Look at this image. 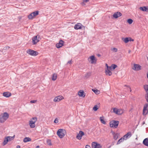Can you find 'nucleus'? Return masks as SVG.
Instances as JSON below:
<instances>
[{
    "label": "nucleus",
    "mask_w": 148,
    "mask_h": 148,
    "mask_svg": "<svg viewBox=\"0 0 148 148\" xmlns=\"http://www.w3.org/2000/svg\"><path fill=\"white\" fill-rule=\"evenodd\" d=\"M9 116V114L6 112L4 113L2 115H0V122L4 123L8 118Z\"/></svg>",
    "instance_id": "obj_1"
},
{
    "label": "nucleus",
    "mask_w": 148,
    "mask_h": 148,
    "mask_svg": "<svg viewBox=\"0 0 148 148\" xmlns=\"http://www.w3.org/2000/svg\"><path fill=\"white\" fill-rule=\"evenodd\" d=\"M65 130L62 129H59L57 132V134L59 137L60 138H62L65 135L64 133L65 132Z\"/></svg>",
    "instance_id": "obj_2"
},
{
    "label": "nucleus",
    "mask_w": 148,
    "mask_h": 148,
    "mask_svg": "<svg viewBox=\"0 0 148 148\" xmlns=\"http://www.w3.org/2000/svg\"><path fill=\"white\" fill-rule=\"evenodd\" d=\"M41 39L40 35H37L34 36L32 38L33 45L36 44Z\"/></svg>",
    "instance_id": "obj_3"
},
{
    "label": "nucleus",
    "mask_w": 148,
    "mask_h": 148,
    "mask_svg": "<svg viewBox=\"0 0 148 148\" xmlns=\"http://www.w3.org/2000/svg\"><path fill=\"white\" fill-rule=\"evenodd\" d=\"M119 124V121H112L110 123V127H111L116 128Z\"/></svg>",
    "instance_id": "obj_4"
},
{
    "label": "nucleus",
    "mask_w": 148,
    "mask_h": 148,
    "mask_svg": "<svg viewBox=\"0 0 148 148\" xmlns=\"http://www.w3.org/2000/svg\"><path fill=\"white\" fill-rule=\"evenodd\" d=\"M27 53L30 55L34 56H36L38 54V52L30 49L27 50Z\"/></svg>",
    "instance_id": "obj_5"
},
{
    "label": "nucleus",
    "mask_w": 148,
    "mask_h": 148,
    "mask_svg": "<svg viewBox=\"0 0 148 148\" xmlns=\"http://www.w3.org/2000/svg\"><path fill=\"white\" fill-rule=\"evenodd\" d=\"M148 113V104L146 103L144 105L143 110V114L145 115Z\"/></svg>",
    "instance_id": "obj_6"
},
{
    "label": "nucleus",
    "mask_w": 148,
    "mask_h": 148,
    "mask_svg": "<svg viewBox=\"0 0 148 148\" xmlns=\"http://www.w3.org/2000/svg\"><path fill=\"white\" fill-rule=\"evenodd\" d=\"M92 148H101V146L99 144L95 142H93L92 143Z\"/></svg>",
    "instance_id": "obj_7"
},
{
    "label": "nucleus",
    "mask_w": 148,
    "mask_h": 148,
    "mask_svg": "<svg viewBox=\"0 0 148 148\" xmlns=\"http://www.w3.org/2000/svg\"><path fill=\"white\" fill-rule=\"evenodd\" d=\"M64 41L62 40H60L59 43L56 45V47L58 48H59L63 46L64 43Z\"/></svg>",
    "instance_id": "obj_8"
},
{
    "label": "nucleus",
    "mask_w": 148,
    "mask_h": 148,
    "mask_svg": "<svg viewBox=\"0 0 148 148\" xmlns=\"http://www.w3.org/2000/svg\"><path fill=\"white\" fill-rule=\"evenodd\" d=\"M84 134V133L82 131H80L79 133L77 134L76 136V138L79 140L81 139L82 137Z\"/></svg>",
    "instance_id": "obj_9"
},
{
    "label": "nucleus",
    "mask_w": 148,
    "mask_h": 148,
    "mask_svg": "<svg viewBox=\"0 0 148 148\" xmlns=\"http://www.w3.org/2000/svg\"><path fill=\"white\" fill-rule=\"evenodd\" d=\"M141 66L138 64H134L132 69L135 71H138L141 69Z\"/></svg>",
    "instance_id": "obj_10"
},
{
    "label": "nucleus",
    "mask_w": 148,
    "mask_h": 148,
    "mask_svg": "<svg viewBox=\"0 0 148 148\" xmlns=\"http://www.w3.org/2000/svg\"><path fill=\"white\" fill-rule=\"evenodd\" d=\"M82 26L83 27V26L80 23H78L75 25L74 29L76 30L81 29H82Z\"/></svg>",
    "instance_id": "obj_11"
},
{
    "label": "nucleus",
    "mask_w": 148,
    "mask_h": 148,
    "mask_svg": "<svg viewBox=\"0 0 148 148\" xmlns=\"http://www.w3.org/2000/svg\"><path fill=\"white\" fill-rule=\"evenodd\" d=\"M63 97L61 96H58L55 97L54 99V101L55 102H58L63 99Z\"/></svg>",
    "instance_id": "obj_12"
},
{
    "label": "nucleus",
    "mask_w": 148,
    "mask_h": 148,
    "mask_svg": "<svg viewBox=\"0 0 148 148\" xmlns=\"http://www.w3.org/2000/svg\"><path fill=\"white\" fill-rule=\"evenodd\" d=\"M121 15L122 14L120 12H118L114 14L113 15V17L115 18H116Z\"/></svg>",
    "instance_id": "obj_13"
},
{
    "label": "nucleus",
    "mask_w": 148,
    "mask_h": 148,
    "mask_svg": "<svg viewBox=\"0 0 148 148\" xmlns=\"http://www.w3.org/2000/svg\"><path fill=\"white\" fill-rule=\"evenodd\" d=\"M139 9L140 10L143 11L148 12V7L147 6L140 7Z\"/></svg>",
    "instance_id": "obj_14"
},
{
    "label": "nucleus",
    "mask_w": 148,
    "mask_h": 148,
    "mask_svg": "<svg viewBox=\"0 0 148 148\" xmlns=\"http://www.w3.org/2000/svg\"><path fill=\"white\" fill-rule=\"evenodd\" d=\"M132 136V134L130 132H128L127 134L125 135L123 137L125 140L127 139V138L130 137Z\"/></svg>",
    "instance_id": "obj_15"
},
{
    "label": "nucleus",
    "mask_w": 148,
    "mask_h": 148,
    "mask_svg": "<svg viewBox=\"0 0 148 148\" xmlns=\"http://www.w3.org/2000/svg\"><path fill=\"white\" fill-rule=\"evenodd\" d=\"M35 121L31 120L29 121V125L31 128H33L35 127Z\"/></svg>",
    "instance_id": "obj_16"
},
{
    "label": "nucleus",
    "mask_w": 148,
    "mask_h": 148,
    "mask_svg": "<svg viewBox=\"0 0 148 148\" xmlns=\"http://www.w3.org/2000/svg\"><path fill=\"white\" fill-rule=\"evenodd\" d=\"M11 95V93L8 92H5L3 93V96L6 97H10Z\"/></svg>",
    "instance_id": "obj_17"
},
{
    "label": "nucleus",
    "mask_w": 148,
    "mask_h": 148,
    "mask_svg": "<svg viewBox=\"0 0 148 148\" xmlns=\"http://www.w3.org/2000/svg\"><path fill=\"white\" fill-rule=\"evenodd\" d=\"M90 58L91 61V63H96V60L95 59V57L94 56H92L90 57Z\"/></svg>",
    "instance_id": "obj_18"
},
{
    "label": "nucleus",
    "mask_w": 148,
    "mask_h": 148,
    "mask_svg": "<svg viewBox=\"0 0 148 148\" xmlns=\"http://www.w3.org/2000/svg\"><path fill=\"white\" fill-rule=\"evenodd\" d=\"M11 140L9 138H8L7 137H6L5 138L3 143V145L4 146L7 144V143Z\"/></svg>",
    "instance_id": "obj_19"
},
{
    "label": "nucleus",
    "mask_w": 148,
    "mask_h": 148,
    "mask_svg": "<svg viewBox=\"0 0 148 148\" xmlns=\"http://www.w3.org/2000/svg\"><path fill=\"white\" fill-rule=\"evenodd\" d=\"M84 93V92L83 90H80L78 92V95L80 97H84L85 95Z\"/></svg>",
    "instance_id": "obj_20"
},
{
    "label": "nucleus",
    "mask_w": 148,
    "mask_h": 148,
    "mask_svg": "<svg viewBox=\"0 0 148 148\" xmlns=\"http://www.w3.org/2000/svg\"><path fill=\"white\" fill-rule=\"evenodd\" d=\"M143 144L145 146H148V139L147 138H146L143 140Z\"/></svg>",
    "instance_id": "obj_21"
},
{
    "label": "nucleus",
    "mask_w": 148,
    "mask_h": 148,
    "mask_svg": "<svg viewBox=\"0 0 148 148\" xmlns=\"http://www.w3.org/2000/svg\"><path fill=\"white\" fill-rule=\"evenodd\" d=\"M105 73L106 75H108L109 76H110L112 74V73L111 71L107 69L106 70Z\"/></svg>",
    "instance_id": "obj_22"
},
{
    "label": "nucleus",
    "mask_w": 148,
    "mask_h": 148,
    "mask_svg": "<svg viewBox=\"0 0 148 148\" xmlns=\"http://www.w3.org/2000/svg\"><path fill=\"white\" fill-rule=\"evenodd\" d=\"M31 139L29 137H25L23 139V142H27L31 141Z\"/></svg>",
    "instance_id": "obj_23"
},
{
    "label": "nucleus",
    "mask_w": 148,
    "mask_h": 148,
    "mask_svg": "<svg viewBox=\"0 0 148 148\" xmlns=\"http://www.w3.org/2000/svg\"><path fill=\"white\" fill-rule=\"evenodd\" d=\"M57 74L54 73H53L52 75V79L53 81H55L57 79Z\"/></svg>",
    "instance_id": "obj_24"
},
{
    "label": "nucleus",
    "mask_w": 148,
    "mask_h": 148,
    "mask_svg": "<svg viewBox=\"0 0 148 148\" xmlns=\"http://www.w3.org/2000/svg\"><path fill=\"white\" fill-rule=\"evenodd\" d=\"M100 121L101 123L104 124H106V122L104 120V117L103 116L100 117Z\"/></svg>",
    "instance_id": "obj_25"
},
{
    "label": "nucleus",
    "mask_w": 148,
    "mask_h": 148,
    "mask_svg": "<svg viewBox=\"0 0 148 148\" xmlns=\"http://www.w3.org/2000/svg\"><path fill=\"white\" fill-rule=\"evenodd\" d=\"M119 134L118 133H114L113 134L114 139L116 140L118 138Z\"/></svg>",
    "instance_id": "obj_26"
},
{
    "label": "nucleus",
    "mask_w": 148,
    "mask_h": 148,
    "mask_svg": "<svg viewBox=\"0 0 148 148\" xmlns=\"http://www.w3.org/2000/svg\"><path fill=\"white\" fill-rule=\"evenodd\" d=\"M32 13L33 14V16L34 17L38 14L39 12L38 11H36Z\"/></svg>",
    "instance_id": "obj_27"
},
{
    "label": "nucleus",
    "mask_w": 148,
    "mask_h": 148,
    "mask_svg": "<svg viewBox=\"0 0 148 148\" xmlns=\"http://www.w3.org/2000/svg\"><path fill=\"white\" fill-rule=\"evenodd\" d=\"M129 39L128 37H126L125 38H122V40L125 43H127L129 42Z\"/></svg>",
    "instance_id": "obj_28"
},
{
    "label": "nucleus",
    "mask_w": 148,
    "mask_h": 148,
    "mask_svg": "<svg viewBox=\"0 0 148 148\" xmlns=\"http://www.w3.org/2000/svg\"><path fill=\"white\" fill-rule=\"evenodd\" d=\"M92 90L96 94H98L99 93V91L97 90H95L94 89H92Z\"/></svg>",
    "instance_id": "obj_29"
},
{
    "label": "nucleus",
    "mask_w": 148,
    "mask_h": 148,
    "mask_svg": "<svg viewBox=\"0 0 148 148\" xmlns=\"http://www.w3.org/2000/svg\"><path fill=\"white\" fill-rule=\"evenodd\" d=\"M124 138H121L120 139H119L117 143V144H119L121 142H122L124 141Z\"/></svg>",
    "instance_id": "obj_30"
},
{
    "label": "nucleus",
    "mask_w": 148,
    "mask_h": 148,
    "mask_svg": "<svg viewBox=\"0 0 148 148\" xmlns=\"http://www.w3.org/2000/svg\"><path fill=\"white\" fill-rule=\"evenodd\" d=\"M32 14V13L28 15V18L29 19H32L34 17L33 16Z\"/></svg>",
    "instance_id": "obj_31"
},
{
    "label": "nucleus",
    "mask_w": 148,
    "mask_h": 148,
    "mask_svg": "<svg viewBox=\"0 0 148 148\" xmlns=\"http://www.w3.org/2000/svg\"><path fill=\"white\" fill-rule=\"evenodd\" d=\"M47 143L49 145H51V142L50 140L47 139Z\"/></svg>",
    "instance_id": "obj_32"
},
{
    "label": "nucleus",
    "mask_w": 148,
    "mask_h": 148,
    "mask_svg": "<svg viewBox=\"0 0 148 148\" xmlns=\"http://www.w3.org/2000/svg\"><path fill=\"white\" fill-rule=\"evenodd\" d=\"M144 88L145 90L147 92H148V85H145L144 86Z\"/></svg>",
    "instance_id": "obj_33"
},
{
    "label": "nucleus",
    "mask_w": 148,
    "mask_h": 148,
    "mask_svg": "<svg viewBox=\"0 0 148 148\" xmlns=\"http://www.w3.org/2000/svg\"><path fill=\"white\" fill-rule=\"evenodd\" d=\"M127 22L129 24H131L132 23L133 21L132 19L129 18L127 20Z\"/></svg>",
    "instance_id": "obj_34"
},
{
    "label": "nucleus",
    "mask_w": 148,
    "mask_h": 148,
    "mask_svg": "<svg viewBox=\"0 0 148 148\" xmlns=\"http://www.w3.org/2000/svg\"><path fill=\"white\" fill-rule=\"evenodd\" d=\"M98 106L97 105H95L93 107V110L95 111H96L98 109Z\"/></svg>",
    "instance_id": "obj_35"
},
{
    "label": "nucleus",
    "mask_w": 148,
    "mask_h": 148,
    "mask_svg": "<svg viewBox=\"0 0 148 148\" xmlns=\"http://www.w3.org/2000/svg\"><path fill=\"white\" fill-rule=\"evenodd\" d=\"M90 75L91 73H88L85 75V77L86 78H88Z\"/></svg>",
    "instance_id": "obj_36"
},
{
    "label": "nucleus",
    "mask_w": 148,
    "mask_h": 148,
    "mask_svg": "<svg viewBox=\"0 0 148 148\" xmlns=\"http://www.w3.org/2000/svg\"><path fill=\"white\" fill-rule=\"evenodd\" d=\"M112 67V69L114 70L117 67V66L115 64H112L111 65Z\"/></svg>",
    "instance_id": "obj_37"
},
{
    "label": "nucleus",
    "mask_w": 148,
    "mask_h": 148,
    "mask_svg": "<svg viewBox=\"0 0 148 148\" xmlns=\"http://www.w3.org/2000/svg\"><path fill=\"white\" fill-rule=\"evenodd\" d=\"M113 111L116 114H118V110L117 109L114 108L113 109Z\"/></svg>",
    "instance_id": "obj_38"
},
{
    "label": "nucleus",
    "mask_w": 148,
    "mask_h": 148,
    "mask_svg": "<svg viewBox=\"0 0 148 148\" xmlns=\"http://www.w3.org/2000/svg\"><path fill=\"white\" fill-rule=\"evenodd\" d=\"M112 50L114 52H117L118 50L116 48L114 47L112 49Z\"/></svg>",
    "instance_id": "obj_39"
},
{
    "label": "nucleus",
    "mask_w": 148,
    "mask_h": 148,
    "mask_svg": "<svg viewBox=\"0 0 148 148\" xmlns=\"http://www.w3.org/2000/svg\"><path fill=\"white\" fill-rule=\"evenodd\" d=\"M14 137H15V135H14V136L12 137L8 136V137H7V138H9L11 140H13L14 139Z\"/></svg>",
    "instance_id": "obj_40"
},
{
    "label": "nucleus",
    "mask_w": 148,
    "mask_h": 148,
    "mask_svg": "<svg viewBox=\"0 0 148 148\" xmlns=\"http://www.w3.org/2000/svg\"><path fill=\"white\" fill-rule=\"evenodd\" d=\"M107 69L110 71H112V70H113L112 69V66H107Z\"/></svg>",
    "instance_id": "obj_41"
},
{
    "label": "nucleus",
    "mask_w": 148,
    "mask_h": 148,
    "mask_svg": "<svg viewBox=\"0 0 148 148\" xmlns=\"http://www.w3.org/2000/svg\"><path fill=\"white\" fill-rule=\"evenodd\" d=\"M37 102L36 100H31L30 101V103H36Z\"/></svg>",
    "instance_id": "obj_42"
},
{
    "label": "nucleus",
    "mask_w": 148,
    "mask_h": 148,
    "mask_svg": "<svg viewBox=\"0 0 148 148\" xmlns=\"http://www.w3.org/2000/svg\"><path fill=\"white\" fill-rule=\"evenodd\" d=\"M58 119L57 118H56L54 121V123H58Z\"/></svg>",
    "instance_id": "obj_43"
},
{
    "label": "nucleus",
    "mask_w": 148,
    "mask_h": 148,
    "mask_svg": "<svg viewBox=\"0 0 148 148\" xmlns=\"http://www.w3.org/2000/svg\"><path fill=\"white\" fill-rule=\"evenodd\" d=\"M129 38V41H134V40L133 39H132L130 37H128Z\"/></svg>",
    "instance_id": "obj_44"
},
{
    "label": "nucleus",
    "mask_w": 148,
    "mask_h": 148,
    "mask_svg": "<svg viewBox=\"0 0 148 148\" xmlns=\"http://www.w3.org/2000/svg\"><path fill=\"white\" fill-rule=\"evenodd\" d=\"M32 119L33 120V121H35V122L37 121V118L36 117H33Z\"/></svg>",
    "instance_id": "obj_45"
},
{
    "label": "nucleus",
    "mask_w": 148,
    "mask_h": 148,
    "mask_svg": "<svg viewBox=\"0 0 148 148\" xmlns=\"http://www.w3.org/2000/svg\"><path fill=\"white\" fill-rule=\"evenodd\" d=\"M86 148H91L90 146L89 145H86L85 147Z\"/></svg>",
    "instance_id": "obj_46"
},
{
    "label": "nucleus",
    "mask_w": 148,
    "mask_h": 148,
    "mask_svg": "<svg viewBox=\"0 0 148 148\" xmlns=\"http://www.w3.org/2000/svg\"><path fill=\"white\" fill-rule=\"evenodd\" d=\"M83 3H86L89 1V0H84Z\"/></svg>",
    "instance_id": "obj_47"
},
{
    "label": "nucleus",
    "mask_w": 148,
    "mask_h": 148,
    "mask_svg": "<svg viewBox=\"0 0 148 148\" xmlns=\"http://www.w3.org/2000/svg\"><path fill=\"white\" fill-rule=\"evenodd\" d=\"M146 101L147 102H148V92H147V97L146 98Z\"/></svg>",
    "instance_id": "obj_48"
},
{
    "label": "nucleus",
    "mask_w": 148,
    "mask_h": 148,
    "mask_svg": "<svg viewBox=\"0 0 148 148\" xmlns=\"http://www.w3.org/2000/svg\"><path fill=\"white\" fill-rule=\"evenodd\" d=\"M81 4L82 5H85V3H83V1L81 3Z\"/></svg>",
    "instance_id": "obj_49"
},
{
    "label": "nucleus",
    "mask_w": 148,
    "mask_h": 148,
    "mask_svg": "<svg viewBox=\"0 0 148 148\" xmlns=\"http://www.w3.org/2000/svg\"><path fill=\"white\" fill-rule=\"evenodd\" d=\"M68 64H71V60H70V61H69L68 62Z\"/></svg>",
    "instance_id": "obj_50"
},
{
    "label": "nucleus",
    "mask_w": 148,
    "mask_h": 148,
    "mask_svg": "<svg viewBox=\"0 0 148 148\" xmlns=\"http://www.w3.org/2000/svg\"><path fill=\"white\" fill-rule=\"evenodd\" d=\"M16 148H20V146L19 145H18L16 147Z\"/></svg>",
    "instance_id": "obj_51"
},
{
    "label": "nucleus",
    "mask_w": 148,
    "mask_h": 148,
    "mask_svg": "<svg viewBox=\"0 0 148 148\" xmlns=\"http://www.w3.org/2000/svg\"><path fill=\"white\" fill-rule=\"evenodd\" d=\"M8 48H9V47H4V49H7Z\"/></svg>",
    "instance_id": "obj_52"
},
{
    "label": "nucleus",
    "mask_w": 148,
    "mask_h": 148,
    "mask_svg": "<svg viewBox=\"0 0 148 148\" xmlns=\"http://www.w3.org/2000/svg\"><path fill=\"white\" fill-rule=\"evenodd\" d=\"M36 148H40V147L39 146H37L36 147Z\"/></svg>",
    "instance_id": "obj_53"
},
{
    "label": "nucleus",
    "mask_w": 148,
    "mask_h": 148,
    "mask_svg": "<svg viewBox=\"0 0 148 148\" xmlns=\"http://www.w3.org/2000/svg\"><path fill=\"white\" fill-rule=\"evenodd\" d=\"M106 65L107 66H107H108V64H106Z\"/></svg>",
    "instance_id": "obj_54"
},
{
    "label": "nucleus",
    "mask_w": 148,
    "mask_h": 148,
    "mask_svg": "<svg viewBox=\"0 0 148 148\" xmlns=\"http://www.w3.org/2000/svg\"><path fill=\"white\" fill-rule=\"evenodd\" d=\"M147 77L148 79V73H147Z\"/></svg>",
    "instance_id": "obj_55"
},
{
    "label": "nucleus",
    "mask_w": 148,
    "mask_h": 148,
    "mask_svg": "<svg viewBox=\"0 0 148 148\" xmlns=\"http://www.w3.org/2000/svg\"><path fill=\"white\" fill-rule=\"evenodd\" d=\"M130 51L129 50V53H130Z\"/></svg>",
    "instance_id": "obj_56"
}]
</instances>
